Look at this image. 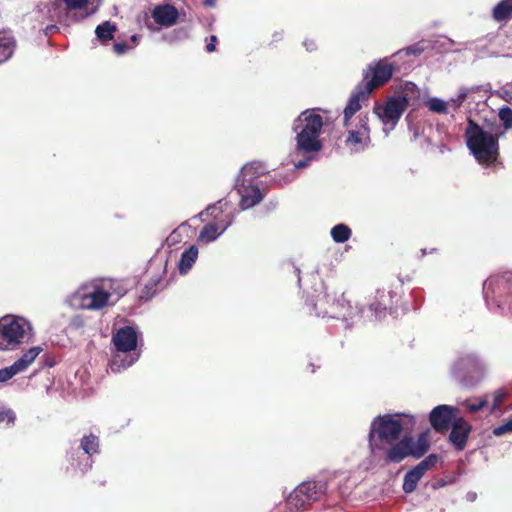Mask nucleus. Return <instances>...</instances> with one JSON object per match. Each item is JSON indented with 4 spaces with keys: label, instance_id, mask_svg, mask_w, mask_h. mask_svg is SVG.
<instances>
[{
    "label": "nucleus",
    "instance_id": "1",
    "mask_svg": "<svg viewBox=\"0 0 512 512\" xmlns=\"http://www.w3.org/2000/svg\"><path fill=\"white\" fill-rule=\"evenodd\" d=\"M394 293L385 289H378L373 301L369 303L368 309L356 304L352 306L344 294L339 298L331 299L329 295L319 298L311 307L318 317H328L333 319H342L347 326H352L359 322H372L382 319L386 315V310L391 306Z\"/></svg>",
    "mask_w": 512,
    "mask_h": 512
},
{
    "label": "nucleus",
    "instance_id": "2",
    "mask_svg": "<svg viewBox=\"0 0 512 512\" xmlns=\"http://www.w3.org/2000/svg\"><path fill=\"white\" fill-rule=\"evenodd\" d=\"M323 124V118L313 110H306L295 119L293 130L296 134V146L293 157L303 156V159L293 160L295 169L307 167L321 151L323 144L320 135Z\"/></svg>",
    "mask_w": 512,
    "mask_h": 512
},
{
    "label": "nucleus",
    "instance_id": "3",
    "mask_svg": "<svg viewBox=\"0 0 512 512\" xmlns=\"http://www.w3.org/2000/svg\"><path fill=\"white\" fill-rule=\"evenodd\" d=\"M415 424L414 416L408 414L378 415L373 419L369 430V446L372 453L385 449L398 441L405 425Z\"/></svg>",
    "mask_w": 512,
    "mask_h": 512
},
{
    "label": "nucleus",
    "instance_id": "4",
    "mask_svg": "<svg viewBox=\"0 0 512 512\" xmlns=\"http://www.w3.org/2000/svg\"><path fill=\"white\" fill-rule=\"evenodd\" d=\"M468 149L481 164H493L499 156V133L493 127L480 126L469 120L465 129Z\"/></svg>",
    "mask_w": 512,
    "mask_h": 512
},
{
    "label": "nucleus",
    "instance_id": "5",
    "mask_svg": "<svg viewBox=\"0 0 512 512\" xmlns=\"http://www.w3.org/2000/svg\"><path fill=\"white\" fill-rule=\"evenodd\" d=\"M137 340V332L131 326L122 327L113 334L112 342L116 348L110 360V370L113 373L122 372L139 359Z\"/></svg>",
    "mask_w": 512,
    "mask_h": 512
},
{
    "label": "nucleus",
    "instance_id": "6",
    "mask_svg": "<svg viewBox=\"0 0 512 512\" xmlns=\"http://www.w3.org/2000/svg\"><path fill=\"white\" fill-rule=\"evenodd\" d=\"M32 336L28 320L15 315L0 318V350H14Z\"/></svg>",
    "mask_w": 512,
    "mask_h": 512
},
{
    "label": "nucleus",
    "instance_id": "7",
    "mask_svg": "<svg viewBox=\"0 0 512 512\" xmlns=\"http://www.w3.org/2000/svg\"><path fill=\"white\" fill-rule=\"evenodd\" d=\"M228 202L225 200H219L217 203L209 206L206 211L209 213L214 220L215 223L206 224L200 231L198 236V241L201 243H211L215 241L220 235H222L228 227L232 225L234 222V215L229 213L224 216V218H220L219 214H222L227 210Z\"/></svg>",
    "mask_w": 512,
    "mask_h": 512
},
{
    "label": "nucleus",
    "instance_id": "8",
    "mask_svg": "<svg viewBox=\"0 0 512 512\" xmlns=\"http://www.w3.org/2000/svg\"><path fill=\"white\" fill-rule=\"evenodd\" d=\"M111 293L97 284L80 287L71 296V305L78 309L97 311L109 305Z\"/></svg>",
    "mask_w": 512,
    "mask_h": 512
},
{
    "label": "nucleus",
    "instance_id": "9",
    "mask_svg": "<svg viewBox=\"0 0 512 512\" xmlns=\"http://www.w3.org/2000/svg\"><path fill=\"white\" fill-rule=\"evenodd\" d=\"M327 487L328 479L326 477L304 481L290 493L287 502L290 506L300 509L311 501L318 500L321 495L326 493Z\"/></svg>",
    "mask_w": 512,
    "mask_h": 512
},
{
    "label": "nucleus",
    "instance_id": "10",
    "mask_svg": "<svg viewBox=\"0 0 512 512\" xmlns=\"http://www.w3.org/2000/svg\"><path fill=\"white\" fill-rule=\"evenodd\" d=\"M398 69L397 63L389 62L387 57L373 61L363 71V81L360 84L372 93L374 89L387 83Z\"/></svg>",
    "mask_w": 512,
    "mask_h": 512
},
{
    "label": "nucleus",
    "instance_id": "11",
    "mask_svg": "<svg viewBox=\"0 0 512 512\" xmlns=\"http://www.w3.org/2000/svg\"><path fill=\"white\" fill-rule=\"evenodd\" d=\"M343 126L347 133L344 143L352 153H360L369 148L371 138L367 116L360 115L356 122Z\"/></svg>",
    "mask_w": 512,
    "mask_h": 512
},
{
    "label": "nucleus",
    "instance_id": "12",
    "mask_svg": "<svg viewBox=\"0 0 512 512\" xmlns=\"http://www.w3.org/2000/svg\"><path fill=\"white\" fill-rule=\"evenodd\" d=\"M487 369L486 362L476 353H463L453 363L451 371L459 381H466L483 374Z\"/></svg>",
    "mask_w": 512,
    "mask_h": 512
},
{
    "label": "nucleus",
    "instance_id": "13",
    "mask_svg": "<svg viewBox=\"0 0 512 512\" xmlns=\"http://www.w3.org/2000/svg\"><path fill=\"white\" fill-rule=\"evenodd\" d=\"M409 100L406 95L390 97L384 106H377L374 112L379 116L383 125L384 131L387 129L393 130L400 120L402 114L407 109Z\"/></svg>",
    "mask_w": 512,
    "mask_h": 512
},
{
    "label": "nucleus",
    "instance_id": "14",
    "mask_svg": "<svg viewBox=\"0 0 512 512\" xmlns=\"http://www.w3.org/2000/svg\"><path fill=\"white\" fill-rule=\"evenodd\" d=\"M41 352V347H31L12 365L0 369V383L6 382L15 375L25 371L35 361Z\"/></svg>",
    "mask_w": 512,
    "mask_h": 512
},
{
    "label": "nucleus",
    "instance_id": "15",
    "mask_svg": "<svg viewBox=\"0 0 512 512\" xmlns=\"http://www.w3.org/2000/svg\"><path fill=\"white\" fill-rule=\"evenodd\" d=\"M235 189L240 196L239 206L241 210L256 206L264 198V194L256 183L235 182Z\"/></svg>",
    "mask_w": 512,
    "mask_h": 512
},
{
    "label": "nucleus",
    "instance_id": "16",
    "mask_svg": "<svg viewBox=\"0 0 512 512\" xmlns=\"http://www.w3.org/2000/svg\"><path fill=\"white\" fill-rule=\"evenodd\" d=\"M370 94L371 92L360 83L355 87L343 111V125L357 121L353 116L361 109V102L366 101Z\"/></svg>",
    "mask_w": 512,
    "mask_h": 512
},
{
    "label": "nucleus",
    "instance_id": "17",
    "mask_svg": "<svg viewBox=\"0 0 512 512\" xmlns=\"http://www.w3.org/2000/svg\"><path fill=\"white\" fill-rule=\"evenodd\" d=\"M457 408L449 405H438L430 412L429 420L431 426L437 432H444L448 430L450 425L455 420V412Z\"/></svg>",
    "mask_w": 512,
    "mask_h": 512
},
{
    "label": "nucleus",
    "instance_id": "18",
    "mask_svg": "<svg viewBox=\"0 0 512 512\" xmlns=\"http://www.w3.org/2000/svg\"><path fill=\"white\" fill-rule=\"evenodd\" d=\"M451 428L452 429L449 434V441L456 450H464L472 426L463 418H456L451 424Z\"/></svg>",
    "mask_w": 512,
    "mask_h": 512
},
{
    "label": "nucleus",
    "instance_id": "19",
    "mask_svg": "<svg viewBox=\"0 0 512 512\" xmlns=\"http://www.w3.org/2000/svg\"><path fill=\"white\" fill-rule=\"evenodd\" d=\"M152 17L157 24L170 27L177 22L179 13L171 4H160L152 10Z\"/></svg>",
    "mask_w": 512,
    "mask_h": 512
},
{
    "label": "nucleus",
    "instance_id": "20",
    "mask_svg": "<svg viewBox=\"0 0 512 512\" xmlns=\"http://www.w3.org/2000/svg\"><path fill=\"white\" fill-rule=\"evenodd\" d=\"M60 7H61V2L59 0L41 1L37 5L34 13L38 14L37 18L41 22H44L45 20L54 21V20H57L60 18Z\"/></svg>",
    "mask_w": 512,
    "mask_h": 512
},
{
    "label": "nucleus",
    "instance_id": "21",
    "mask_svg": "<svg viewBox=\"0 0 512 512\" xmlns=\"http://www.w3.org/2000/svg\"><path fill=\"white\" fill-rule=\"evenodd\" d=\"M265 173V167L261 162L253 161L245 164L239 175L236 178V182L243 183H255V179Z\"/></svg>",
    "mask_w": 512,
    "mask_h": 512
},
{
    "label": "nucleus",
    "instance_id": "22",
    "mask_svg": "<svg viewBox=\"0 0 512 512\" xmlns=\"http://www.w3.org/2000/svg\"><path fill=\"white\" fill-rule=\"evenodd\" d=\"M410 437H404L387 450V460L399 463L408 456H411Z\"/></svg>",
    "mask_w": 512,
    "mask_h": 512
},
{
    "label": "nucleus",
    "instance_id": "23",
    "mask_svg": "<svg viewBox=\"0 0 512 512\" xmlns=\"http://www.w3.org/2000/svg\"><path fill=\"white\" fill-rule=\"evenodd\" d=\"M16 41L11 32L0 31V64L9 60L15 50Z\"/></svg>",
    "mask_w": 512,
    "mask_h": 512
},
{
    "label": "nucleus",
    "instance_id": "24",
    "mask_svg": "<svg viewBox=\"0 0 512 512\" xmlns=\"http://www.w3.org/2000/svg\"><path fill=\"white\" fill-rule=\"evenodd\" d=\"M198 248L196 245H191L188 249L184 250L178 262V269L180 274H186L194 265L198 258Z\"/></svg>",
    "mask_w": 512,
    "mask_h": 512
},
{
    "label": "nucleus",
    "instance_id": "25",
    "mask_svg": "<svg viewBox=\"0 0 512 512\" xmlns=\"http://www.w3.org/2000/svg\"><path fill=\"white\" fill-rule=\"evenodd\" d=\"M410 450L411 456L420 458L422 457L429 449V442L426 434L422 433L417 440H414L410 437Z\"/></svg>",
    "mask_w": 512,
    "mask_h": 512
},
{
    "label": "nucleus",
    "instance_id": "26",
    "mask_svg": "<svg viewBox=\"0 0 512 512\" xmlns=\"http://www.w3.org/2000/svg\"><path fill=\"white\" fill-rule=\"evenodd\" d=\"M430 47L429 42L422 40L394 53L391 58H401L404 53L407 56H419Z\"/></svg>",
    "mask_w": 512,
    "mask_h": 512
},
{
    "label": "nucleus",
    "instance_id": "27",
    "mask_svg": "<svg viewBox=\"0 0 512 512\" xmlns=\"http://www.w3.org/2000/svg\"><path fill=\"white\" fill-rule=\"evenodd\" d=\"M425 106L429 111L437 114H448L449 113V102L438 97H428L424 100Z\"/></svg>",
    "mask_w": 512,
    "mask_h": 512
},
{
    "label": "nucleus",
    "instance_id": "28",
    "mask_svg": "<svg viewBox=\"0 0 512 512\" xmlns=\"http://www.w3.org/2000/svg\"><path fill=\"white\" fill-rule=\"evenodd\" d=\"M512 16V0H502L493 9V17L497 21H504Z\"/></svg>",
    "mask_w": 512,
    "mask_h": 512
},
{
    "label": "nucleus",
    "instance_id": "29",
    "mask_svg": "<svg viewBox=\"0 0 512 512\" xmlns=\"http://www.w3.org/2000/svg\"><path fill=\"white\" fill-rule=\"evenodd\" d=\"M81 448L85 454L92 456L99 452V439L93 434L85 435L81 439Z\"/></svg>",
    "mask_w": 512,
    "mask_h": 512
},
{
    "label": "nucleus",
    "instance_id": "30",
    "mask_svg": "<svg viewBox=\"0 0 512 512\" xmlns=\"http://www.w3.org/2000/svg\"><path fill=\"white\" fill-rule=\"evenodd\" d=\"M331 237L336 243H344L351 237V229L345 224H337L331 229Z\"/></svg>",
    "mask_w": 512,
    "mask_h": 512
},
{
    "label": "nucleus",
    "instance_id": "31",
    "mask_svg": "<svg viewBox=\"0 0 512 512\" xmlns=\"http://www.w3.org/2000/svg\"><path fill=\"white\" fill-rule=\"evenodd\" d=\"M115 31L116 26L106 21L96 27L95 34L100 41L106 42L113 38Z\"/></svg>",
    "mask_w": 512,
    "mask_h": 512
},
{
    "label": "nucleus",
    "instance_id": "32",
    "mask_svg": "<svg viewBox=\"0 0 512 512\" xmlns=\"http://www.w3.org/2000/svg\"><path fill=\"white\" fill-rule=\"evenodd\" d=\"M469 92L470 89L468 88H460L458 94L447 101L449 102V109L451 108L454 112L457 111L461 107L463 102L466 100Z\"/></svg>",
    "mask_w": 512,
    "mask_h": 512
},
{
    "label": "nucleus",
    "instance_id": "33",
    "mask_svg": "<svg viewBox=\"0 0 512 512\" xmlns=\"http://www.w3.org/2000/svg\"><path fill=\"white\" fill-rule=\"evenodd\" d=\"M418 482H419L418 477L411 470H409L405 474V477H404V482H403L404 492L412 493L416 489Z\"/></svg>",
    "mask_w": 512,
    "mask_h": 512
},
{
    "label": "nucleus",
    "instance_id": "34",
    "mask_svg": "<svg viewBox=\"0 0 512 512\" xmlns=\"http://www.w3.org/2000/svg\"><path fill=\"white\" fill-rule=\"evenodd\" d=\"M508 397V392L504 388H500L493 393V402L491 411L496 412L500 409L501 403Z\"/></svg>",
    "mask_w": 512,
    "mask_h": 512
},
{
    "label": "nucleus",
    "instance_id": "35",
    "mask_svg": "<svg viewBox=\"0 0 512 512\" xmlns=\"http://www.w3.org/2000/svg\"><path fill=\"white\" fill-rule=\"evenodd\" d=\"M500 121L503 123L505 130L512 128V109L505 106L500 108L498 113Z\"/></svg>",
    "mask_w": 512,
    "mask_h": 512
},
{
    "label": "nucleus",
    "instance_id": "36",
    "mask_svg": "<svg viewBox=\"0 0 512 512\" xmlns=\"http://www.w3.org/2000/svg\"><path fill=\"white\" fill-rule=\"evenodd\" d=\"M16 419L15 412L10 408H0V425L9 426L13 424Z\"/></svg>",
    "mask_w": 512,
    "mask_h": 512
},
{
    "label": "nucleus",
    "instance_id": "37",
    "mask_svg": "<svg viewBox=\"0 0 512 512\" xmlns=\"http://www.w3.org/2000/svg\"><path fill=\"white\" fill-rule=\"evenodd\" d=\"M488 401L486 398L478 399L475 402L467 401L464 405L470 412H477L487 405Z\"/></svg>",
    "mask_w": 512,
    "mask_h": 512
},
{
    "label": "nucleus",
    "instance_id": "38",
    "mask_svg": "<svg viewBox=\"0 0 512 512\" xmlns=\"http://www.w3.org/2000/svg\"><path fill=\"white\" fill-rule=\"evenodd\" d=\"M507 433H512V419L507 421L506 423L494 428L493 434L495 436H503Z\"/></svg>",
    "mask_w": 512,
    "mask_h": 512
},
{
    "label": "nucleus",
    "instance_id": "39",
    "mask_svg": "<svg viewBox=\"0 0 512 512\" xmlns=\"http://www.w3.org/2000/svg\"><path fill=\"white\" fill-rule=\"evenodd\" d=\"M69 10L81 9L86 6L88 0H63Z\"/></svg>",
    "mask_w": 512,
    "mask_h": 512
},
{
    "label": "nucleus",
    "instance_id": "40",
    "mask_svg": "<svg viewBox=\"0 0 512 512\" xmlns=\"http://www.w3.org/2000/svg\"><path fill=\"white\" fill-rule=\"evenodd\" d=\"M438 461V456L436 454H430L426 458H424L420 464H422L427 471L431 469Z\"/></svg>",
    "mask_w": 512,
    "mask_h": 512
},
{
    "label": "nucleus",
    "instance_id": "41",
    "mask_svg": "<svg viewBox=\"0 0 512 512\" xmlns=\"http://www.w3.org/2000/svg\"><path fill=\"white\" fill-rule=\"evenodd\" d=\"M70 326L72 328L79 329L84 326V320L82 319L81 316L76 315V316L72 317V319L70 321Z\"/></svg>",
    "mask_w": 512,
    "mask_h": 512
},
{
    "label": "nucleus",
    "instance_id": "42",
    "mask_svg": "<svg viewBox=\"0 0 512 512\" xmlns=\"http://www.w3.org/2000/svg\"><path fill=\"white\" fill-rule=\"evenodd\" d=\"M411 471L420 480L424 476V474L427 472V469L422 464L419 463L417 466H415L413 469H411Z\"/></svg>",
    "mask_w": 512,
    "mask_h": 512
},
{
    "label": "nucleus",
    "instance_id": "43",
    "mask_svg": "<svg viewBox=\"0 0 512 512\" xmlns=\"http://www.w3.org/2000/svg\"><path fill=\"white\" fill-rule=\"evenodd\" d=\"M411 471L420 480L424 476V474L427 472V469L422 464L419 463L417 466H415L413 469H411Z\"/></svg>",
    "mask_w": 512,
    "mask_h": 512
},
{
    "label": "nucleus",
    "instance_id": "44",
    "mask_svg": "<svg viewBox=\"0 0 512 512\" xmlns=\"http://www.w3.org/2000/svg\"><path fill=\"white\" fill-rule=\"evenodd\" d=\"M156 286L153 285V283L151 281H149L146 285H145V290H146V299H149L151 298L155 293L156 291L154 290Z\"/></svg>",
    "mask_w": 512,
    "mask_h": 512
},
{
    "label": "nucleus",
    "instance_id": "45",
    "mask_svg": "<svg viewBox=\"0 0 512 512\" xmlns=\"http://www.w3.org/2000/svg\"><path fill=\"white\" fill-rule=\"evenodd\" d=\"M156 286L153 285V283L151 281H149L146 285H145V290H146V299H149L151 298L155 293L156 291L154 290Z\"/></svg>",
    "mask_w": 512,
    "mask_h": 512
},
{
    "label": "nucleus",
    "instance_id": "46",
    "mask_svg": "<svg viewBox=\"0 0 512 512\" xmlns=\"http://www.w3.org/2000/svg\"><path fill=\"white\" fill-rule=\"evenodd\" d=\"M303 45L306 48V50L309 52L316 50V47H317L316 43L313 39H305L303 42Z\"/></svg>",
    "mask_w": 512,
    "mask_h": 512
},
{
    "label": "nucleus",
    "instance_id": "47",
    "mask_svg": "<svg viewBox=\"0 0 512 512\" xmlns=\"http://www.w3.org/2000/svg\"><path fill=\"white\" fill-rule=\"evenodd\" d=\"M113 49L115 53L123 54L127 50V45L124 43H115Z\"/></svg>",
    "mask_w": 512,
    "mask_h": 512
},
{
    "label": "nucleus",
    "instance_id": "48",
    "mask_svg": "<svg viewBox=\"0 0 512 512\" xmlns=\"http://www.w3.org/2000/svg\"><path fill=\"white\" fill-rule=\"evenodd\" d=\"M216 41H217V37L212 35L210 37V42L206 45V49L208 52H213L215 50Z\"/></svg>",
    "mask_w": 512,
    "mask_h": 512
},
{
    "label": "nucleus",
    "instance_id": "49",
    "mask_svg": "<svg viewBox=\"0 0 512 512\" xmlns=\"http://www.w3.org/2000/svg\"><path fill=\"white\" fill-rule=\"evenodd\" d=\"M92 467V461L89 457H86V462L80 467L81 472H86Z\"/></svg>",
    "mask_w": 512,
    "mask_h": 512
},
{
    "label": "nucleus",
    "instance_id": "50",
    "mask_svg": "<svg viewBox=\"0 0 512 512\" xmlns=\"http://www.w3.org/2000/svg\"><path fill=\"white\" fill-rule=\"evenodd\" d=\"M493 284V280L492 279H487L484 284H483V290H484V293L485 295L487 296V293H488V290L490 289V287L492 286Z\"/></svg>",
    "mask_w": 512,
    "mask_h": 512
},
{
    "label": "nucleus",
    "instance_id": "51",
    "mask_svg": "<svg viewBox=\"0 0 512 512\" xmlns=\"http://www.w3.org/2000/svg\"><path fill=\"white\" fill-rule=\"evenodd\" d=\"M477 498V494L475 492H468L466 495L467 501L473 502Z\"/></svg>",
    "mask_w": 512,
    "mask_h": 512
},
{
    "label": "nucleus",
    "instance_id": "52",
    "mask_svg": "<svg viewBox=\"0 0 512 512\" xmlns=\"http://www.w3.org/2000/svg\"><path fill=\"white\" fill-rule=\"evenodd\" d=\"M56 29H57V27L55 25H48L45 28V34L48 35V34L52 33L53 31H55Z\"/></svg>",
    "mask_w": 512,
    "mask_h": 512
},
{
    "label": "nucleus",
    "instance_id": "53",
    "mask_svg": "<svg viewBox=\"0 0 512 512\" xmlns=\"http://www.w3.org/2000/svg\"><path fill=\"white\" fill-rule=\"evenodd\" d=\"M204 5L206 7H214L216 5V0H204Z\"/></svg>",
    "mask_w": 512,
    "mask_h": 512
},
{
    "label": "nucleus",
    "instance_id": "54",
    "mask_svg": "<svg viewBox=\"0 0 512 512\" xmlns=\"http://www.w3.org/2000/svg\"><path fill=\"white\" fill-rule=\"evenodd\" d=\"M153 285L157 286L160 283V277H155L150 280Z\"/></svg>",
    "mask_w": 512,
    "mask_h": 512
},
{
    "label": "nucleus",
    "instance_id": "55",
    "mask_svg": "<svg viewBox=\"0 0 512 512\" xmlns=\"http://www.w3.org/2000/svg\"><path fill=\"white\" fill-rule=\"evenodd\" d=\"M416 88H417V87H416V85H415V84L409 83V84L407 85V90L413 91V90H415Z\"/></svg>",
    "mask_w": 512,
    "mask_h": 512
},
{
    "label": "nucleus",
    "instance_id": "56",
    "mask_svg": "<svg viewBox=\"0 0 512 512\" xmlns=\"http://www.w3.org/2000/svg\"><path fill=\"white\" fill-rule=\"evenodd\" d=\"M166 264H167V260H162V259L159 260V265L160 266H164L165 267Z\"/></svg>",
    "mask_w": 512,
    "mask_h": 512
},
{
    "label": "nucleus",
    "instance_id": "57",
    "mask_svg": "<svg viewBox=\"0 0 512 512\" xmlns=\"http://www.w3.org/2000/svg\"><path fill=\"white\" fill-rule=\"evenodd\" d=\"M421 251H422V256L426 255V253H427L426 249H422Z\"/></svg>",
    "mask_w": 512,
    "mask_h": 512
},
{
    "label": "nucleus",
    "instance_id": "58",
    "mask_svg": "<svg viewBox=\"0 0 512 512\" xmlns=\"http://www.w3.org/2000/svg\"><path fill=\"white\" fill-rule=\"evenodd\" d=\"M87 15H88V14H86V15H81V19H84Z\"/></svg>",
    "mask_w": 512,
    "mask_h": 512
}]
</instances>
